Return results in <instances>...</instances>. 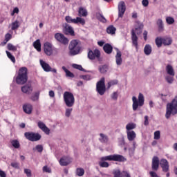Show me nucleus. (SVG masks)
Returning <instances> with one entry per match:
<instances>
[{"mask_svg":"<svg viewBox=\"0 0 177 177\" xmlns=\"http://www.w3.org/2000/svg\"><path fill=\"white\" fill-rule=\"evenodd\" d=\"M69 50L72 56H75L81 52V46L78 43V40H72L69 44Z\"/></svg>","mask_w":177,"mask_h":177,"instance_id":"423d86ee","label":"nucleus"},{"mask_svg":"<svg viewBox=\"0 0 177 177\" xmlns=\"http://www.w3.org/2000/svg\"><path fill=\"white\" fill-rule=\"evenodd\" d=\"M80 78L84 81H91V80H92V77L89 75H80Z\"/></svg>","mask_w":177,"mask_h":177,"instance_id":"8fccbe9b","label":"nucleus"},{"mask_svg":"<svg viewBox=\"0 0 177 177\" xmlns=\"http://www.w3.org/2000/svg\"><path fill=\"white\" fill-rule=\"evenodd\" d=\"M165 71L167 75H175V70L171 64H167L165 68Z\"/></svg>","mask_w":177,"mask_h":177,"instance_id":"4be33fe9","label":"nucleus"},{"mask_svg":"<svg viewBox=\"0 0 177 177\" xmlns=\"http://www.w3.org/2000/svg\"><path fill=\"white\" fill-rule=\"evenodd\" d=\"M0 177H6V173L2 170H0Z\"/></svg>","mask_w":177,"mask_h":177,"instance_id":"338daca9","label":"nucleus"},{"mask_svg":"<svg viewBox=\"0 0 177 177\" xmlns=\"http://www.w3.org/2000/svg\"><path fill=\"white\" fill-rule=\"evenodd\" d=\"M72 67L73 68H76V70H80V71H85V69L84 68H82V66L77 64H72Z\"/></svg>","mask_w":177,"mask_h":177,"instance_id":"de8ad7c7","label":"nucleus"},{"mask_svg":"<svg viewBox=\"0 0 177 177\" xmlns=\"http://www.w3.org/2000/svg\"><path fill=\"white\" fill-rule=\"evenodd\" d=\"M88 58L90 60H99L100 59V50L95 49L94 50H89L88 52Z\"/></svg>","mask_w":177,"mask_h":177,"instance_id":"9b49d317","label":"nucleus"},{"mask_svg":"<svg viewBox=\"0 0 177 177\" xmlns=\"http://www.w3.org/2000/svg\"><path fill=\"white\" fill-rule=\"evenodd\" d=\"M10 27H11V30H12V31H15L20 27V22L16 20L15 21L12 22Z\"/></svg>","mask_w":177,"mask_h":177,"instance_id":"7c9ffc66","label":"nucleus"},{"mask_svg":"<svg viewBox=\"0 0 177 177\" xmlns=\"http://www.w3.org/2000/svg\"><path fill=\"white\" fill-rule=\"evenodd\" d=\"M66 21L67 23H73V24H82V26H84L85 24V19L81 17H77L76 19H72L70 16H66L65 17Z\"/></svg>","mask_w":177,"mask_h":177,"instance_id":"f8f14e48","label":"nucleus"},{"mask_svg":"<svg viewBox=\"0 0 177 177\" xmlns=\"http://www.w3.org/2000/svg\"><path fill=\"white\" fill-rule=\"evenodd\" d=\"M24 136L30 142H38V140H41V138L39 133L34 132H26Z\"/></svg>","mask_w":177,"mask_h":177,"instance_id":"1a4fd4ad","label":"nucleus"},{"mask_svg":"<svg viewBox=\"0 0 177 177\" xmlns=\"http://www.w3.org/2000/svg\"><path fill=\"white\" fill-rule=\"evenodd\" d=\"M177 114V95L172 101L167 104L165 118L168 120L171 115Z\"/></svg>","mask_w":177,"mask_h":177,"instance_id":"f03ea898","label":"nucleus"},{"mask_svg":"<svg viewBox=\"0 0 177 177\" xmlns=\"http://www.w3.org/2000/svg\"><path fill=\"white\" fill-rule=\"evenodd\" d=\"M117 84H118V80H111L108 82L107 88L110 89L111 86H114V85H117Z\"/></svg>","mask_w":177,"mask_h":177,"instance_id":"37998d69","label":"nucleus"},{"mask_svg":"<svg viewBox=\"0 0 177 177\" xmlns=\"http://www.w3.org/2000/svg\"><path fill=\"white\" fill-rule=\"evenodd\" d=\"M132 107L133 111H136L139 107H142L143 104H145V96H143V94L141 93H139L138 95V100L136 97L133 96L132 97Z\"/></svg>","mask_w":177,"mask_h":177,"instance_id":"20e7f679","label":"nucleus"},{"mask_svg":"<svg viewBox=\"0 0 177 177\" xmlns=\"http://www.w3.org/2000/svg\"><path fill=\"white\" fill-rule=\"evenodd\" d=\"M6 53L8 59H10L12 63H16V59L15 58V56H13L12 53L8 50H6Z\"/></svg>","mask_w":177,"mask_h":177,"instance_id":"c03bdc74","label":"nucleus"},{"mask_svg":"<svg viewBox=\"0 0 177 177\" xmlns=\"http://www.w3.org/2000/svg\"><path fill=\"white\" fill-rule=\"evenodd\" d=\"M40 66H41V68H43L44 71L46 73H53L54 74H57V70L56 68H53L50 67L49 64L46 63V62L40 59Z\"/></svg>","mask_w":177,"mask_h":177,"instance_id":"9d476101","label":"nucleus"},{"mask_svg":"<svg viewBox=\"0 0 177 177\" xmlns=\"http://www.w3.org/2000/svg\"><path fill=\"white\" fill-rule=\"evenodd\" d=\"M33 46L35 49L37 50V52H41V41L39 39L36 40L33 43Z\"/></svg>","mask_w":177,"mask_h":177,"instance_id":"c9c22d12","label":"nucleus"},{"mask_svg":"<svg viewBox=\"0 0 177 177\" xmlns=\"http://www.w3.org/2000/svg\"><path fill=\"white\" fill-rule=\"evenodd\" d=\"M151 46H150V44H146L145 48H144V53H145V55H147V56H149V55L151 54Z\"/></svg>","mask_w":177,"mask_h":177,"instance_id":"72a5a7b5","label":"nucleus"},{"mask_svg":"<svg viewBox=\"0 0 177 177\" xmlns=\"http://www.w3.org/2000/svg\"><path fill=\"white\" fill-rule=\"evenodd\" d=\"M136 142H133V150L129 149V154L131 156H132L133 154V151H135V149L136 148Z\"/></svg>","mask_w":177,"mask_h":177,"instance_id":"13d9d810","label":"nucleus"},{"mask_svg":"<svg viewBox=\"0 0 177 177\" xmlns=\"http://www.w3.org/2000/svg\"><path fill=\"white\" fill-rule=\"evenodd\" d=\"M71 113H73V108H66L65 109V117H66L67 118H70V117L71 116Z\"/></svg>","mask_w":177,"mask_h":177,"instance_id":"79ce46f5","label":"nucleus"},{"mask_svg":"<svg viewBox=\"0 0 177 177\" xmlns=\"http://www.w3.org/2000/svg\"><path fill=\"white\" fill-rule=\"evenodd\" d=\"M172 44V38L170 37H163V45L165 46H169V45Z\"/></svg>","mask_w":177,"mask_h":177,"instance_id":"cd10ccee","label":"nucleus"},{"mask_svg":"<svg viewBox=\"0 0 177 177\" xmlns=\"http://www.w3.org/2000/svg\"><path fill=\"white\" fill-rule=\"evenodd\" d=\"M10 39H12V35L7 33L5 35V41H6V42H8V41H10Z\"/></svg>","mask_w":177,"mask_h":177,"instance_id":"4d7b16f0","label":"nucleus"},{"mask_svg":"<svg viewBox=\"0 0 177 177\" xmlns=\"http://www.w3.org/2000/svg\"><path fill=\"white\" fill-rule=\"evenodd\" d=\"M11 167H12V168L19 169V163L18 162H12Z\"/></svg>","mask_w":177,"mask_h":177,"instance_id":"69168bd1","label":"nucleus"},{"mask_svg":"<svg viewBox=\"0 0 177 177\" xmlns=\"http://www.w3.org/2000/svg\"><path fill=\"white\" fill-rule=\"evenodd\" d=\"M105 79L102 77L99 82H97L96 89L97 93L101 96H103L106 93V84H104Z\"/></svg>","mask_w":177,"mask_h":177,"instance_id":"0eeeda50","label":"nucleus"},{"mask_svg":"<svg viewBox=\"0 0 177 177\" xmlns=\"http://www.w3.org/2000/svg\"><path fill=\"white\" fill-rule=\"evenodd\" d=\"M85 174V170L82 168H77L76 170V175L77 176H83V175Z\"/></svg>","mask_w":177,"mask_h":177,"instance_id":"a18cd8bd","label":"nucleus"},{"mask_svg":"<svg viewBox=\"0 0 177 177\" xmlns=\"http://www.w3.org/2000/svg\"><path fill=\"white\" fill-rule=\"evenodd\" d=\"M166 23L169 25L174 24V23H175V19L171 17H166Z\"/></svg>","mask_w":177,"mask_h":177,"instance_id":"09e8293b","label":"nucleus"},{"mask_svg":"<svg viewBox=\"0 0 177 177\" xmlns=\"http://www.w3.org/2000/svg\"><path fill=\"white\" fill-rule=\"evenodd\" d=\"M65 34L69 35H74V29L69 25H66L64 28Z\"/></svg>","mask_w":177,"mask_h":177,"instance_id":"bb28decb","label":"nucleus"},{"mask_svg":"<svg viewBox=\"0 0 177 177\" xmlns=\"http://www.w3.org/2000/svg\"><path fill=\"white\" fill-rule=\"evenodd\" d=\"M142 5L145 8H147V6H149V0H142Z\"/></svg>","mask_w":177,"mask_h":177,"instance_id":"680f3d73","label":"nucleus"},{"mask_svg":"<svg viewBox=\"0 0 177 177\" xmlns=\"http://www.w3.org/2000/svg\"><path fill=\"white\" fill-rule=\"evenodd\" d=\"M64 102L67 107H73L75 103L74 94L71 92L66 91L64 93Z\"/></svg>","mask_w":177,"mask_h":177,"instance_id":"39448f33","label":"nucleus"},{"mask_svg":"<svg viewBox=\"0 0 177 177\" xmlns=\"http://www.w3.org/2000/svg\"><path fill=\"white\" fill-rule=\"evenodd\" d=\"M116 55L115 56V63L117 66H121L122 64V53L120 49L115 48Z\"/></svg>","mask_w":177,"mask_h":177,"instance_id":"dca6fc26","label":"nucleus"},{"mask_svg":"<svg viewBox=\"0 0 177 177\" xmlns=\"http://www.w3.org/2000/svg\"><path fill=\"white\" fill-rule=\"evenodd\" d=\"M21 91L24 93H26V95H30L32 93V87L31 86V85L28 84V85L24 86L21 88Z\"/></svg>","mask_w":177,"mask_h":177,"instance_id":"5701e85b","label":"nucleus"},{"mask_svg":"<svg viewBox=\"0 0 177 177\" xmlns=\"http://www.w3.org/2000/svg\"><path fill=\"white\" fill-rule=\"evenodd\" d=\"M33 150H37L39 153H42L44 150V147L41 145H38L33 149Z\"/></svg>","mask_w":177,"mask_h":177,"instance_id":"3c124183","label":"nucleus"},{"mask_svg":"<svg viewBox=\"0 0 177 177\" xmlns=\"http://www.w3.org/2000/svg\"><path fill=\"white\" fill-rule=\"evenodd\" d=\"M155 42L158 48H161L163 44V37H157L155 40Z\"/></svg>","mask_w":177,"mask_h":177,"instance_id":"e433bc0d","label":"nucleus"},{"mask_svg":"<svg viewBox=\"0 0 177 177\" xmlns=\"http://www.w3.org/2000/svg\"><path fill=\"white\" fill-rule=\"evenodd\" d=\"M11 145L15 149H19L20 147V142L17 140H12Z\"/></svg>","mask_w":177,"mask_h":177,"instance_id":"ea45409f","label":"nucleus"},{"mask_svg":"<svg viewBox=\"0 0 177 177\" xmlns=\"http://www.w3.org/2000/svg\"><path fill=\"white\" fill-rule=\"evenodd\" d=\"M111 99H113V100H117V99H118V91L113 92L111 95Z\"/></svg>","mask_w":177,"mask_h":177,"instance_id":"864d4df0","label":"nucleus"},{"mask_svg":"<svg viewBox=\"0 0 177 177\" xmlns=\"http://www.w3.org/2000/svg\"><path fill=\"white\" fill-rule=\"evenodd\" d=\"M117 29H115V28L113 26H109L107 28H106V32L108 34H111V35H113V34H115V31Z\"/></svg>","mask_w":177,"mask_h":177,"instance_id":"4c0bfd02","label":"nucleus"},{"mask_svg":"<svg viewBox=\"0 0 177 177\" xmlns=\"http://www.w3.org/2000/svg\"><path fill=\"white\" fill-rule=\"evenodd\" d=\"M37 125H38L39 128L40 129H41V131H43V132L46 135H49V133H50V129H49V128H48V127H46V125L44 124V123L43 122L39 121L37 123Z\"/></svg>","mask_w":177,"mask_h":177,"instance_id":"f3484780","label":"nucleus"},{"mask_svg":"<svg viewBox=\"0 0 177 177\" xmlns=\"http://www.w3.org/2000/svg\"><path fill=\"white\" fill-rule=\"evenodd\" d=\"M78 13H79V16H80V17H85L88 16V11H86V9H85L82 7H80L79 8Z\"/></svg>","mask_w":177,"mask_h":177,"instance_id":"c85d7f7f","label":"nucleus"},{"mask_svg":"<svg viewBox=\"0 0 177 177\" xmlns=\"http://www.w3.org/2000/svg\"><path fill=\"white\" fill-rule=\"evenodd\" d=\"M43 171L48 172V174H50V172H52V170H50V168L48 167L47 166H44L43 167Z\"/></svg>","mask_w":177,"mask_h":177,"instance_id":"bf43d9fd","label":"nucleus"},{"mask_svg":"<svg viewBox=\"0 0 177 177\" xmlns=\"http://www.w3.org/2000/svg\"><path fill=\"white\" fill-rule=\"evenodd\" d=\"M122 176H125V177H131V175L129 174V173L127 171H122Z\"/></svg>","mask_w":177,"mask_h":177,"instance_id":"774afa93","label":"nucleus"},{"mask_svg":"<svg viewBox=\"0 0 177 177\" xmlns=\"http://www.w3.org/2000/svg\"><path fill=\"white\" fill-rule=\"evenodd\" d=\"M126 133L127 135V139L129 142H133L135 139H136V133L133 131H126Z\"/></svg>","mask_w":177,"mask_h":177,"instance_id":"412c9836","label":"nucleus"},{"mask_svg":"<svg viewBox=\"0 0 177 177\" xmlns=\"http://www.w3.org/2000/svg\"><path fill=\"white\" fill-rule=\"evenodd\" d=\"M160 164L163 172H168V171H169V165L168 163V160L166 159H161Z\"/></svg>","mask_w":177,"mask_h":177,"instance_id":"a211bd4d","label":"nucleus"},{"mask_svg":"<svg viewBox=\"0 0 177 177\" xmlns=\"http://www.w3.org/2000/svg\"><path fill=\"white\" fill-rule=\"evenodd\" d=\"M44 53L47 56H52L53 55V45L50 42L44 44Z\"/></svg>","mask_w":177,"mask_h":177,"instance_id":"ddd939ff","label":"nucleus"},{"mask_svg":"<svg viewBox=\"0 0 177 177\" xmlns=\"http://www.w3.org/2000/svg\"><path fill=\"white\" fill-rule=\"evenodd\" d=\"M114 174V177H122V172L121 173V171L120 170H115L113 172Z\"/></svg>","mask_w":177,"mask_h":177,"instance_id":"5fc2aeb1","label":"nucleus"},{"mask_svg":"<svg viewBox=\"0 0 177 177\" xmlns=\"http://www.w3.org/2000/svg\"><path fill=\"white\" fill-rule=\"evenodd\" d=\"M136 34L138 35L142 34V28H136L135 30H132L131 31L132 44L136 47V48L138 49V36H136Z\"/></svg>","mask_w":177,"mask_h":177,"instance_id":"6e6552de","label":"nucleus"},{"mask_svg":"<svg viewBox=\"0 0 177 177\" xmlns=\"http://www.w3.org/2000/svg\"><path fill=\"white\" fill-rule=\"evenodd\" d=\"M156 24L159 31H164V22L162 21V19H158L156 21Z\"/></svg>","mask_w":177,"mask_h":177,"instance_id":"f704fd0d","label":"nucleus"},{"mask_svg":"<svg viewBox=\"0 0 177 177\" xmlns=\"http://www.w3.org/2000/svg\"><path fill=\"white\" fill-rule=\"evenodd\" d=\"M97 19H98V20H100V21H102V23H106V18H104V17L101 14H100V17H97Z\"/></svg>","mask_w":177,"mask_h":177,"instance_id":"6e6d98bb","label":"nucleus"},{"mask_svg":"<svg viewBox=\"0 0 177 177\" xmlns=\"http://www.w3.org/2000/svg\"><path fill=\"white\" fill-rule=\"evenodd\" d=\"M124 145H125V140L122 138L119 140V146H124Z\"/></svg>","mask_w":177,"mask_h":177,"instance_id":"0e129e2a","label":"nucleus"},{"mask_svg":"<svg viewBox=\"0 0 177 177\" xmlns=\"http://www.w3.org/2000/svg\"><path fill=\"white\" fill-rule=\"evenodd\" d=\"M160 166V160L158 157L154 156L152 158V169L153 171H157L158 169V167Z\"/></svg>","mask_w":177,"mask_h":177,"instance_id":"aec40b11","label":"nucleus"},{"mask_svg":"<svg viewBox=\"0 0 177 177\" xmlns=\"http://www.w3.org/2000/svg\"><path fill=\"white\" fill-rule=\"evenodd\" d=\"M27 68L26 67H21L18 71V75L15 77V81L18 85H23L27 82Z\"/></svg>","mask_w":177,"mask_h":177,"instance_id":"7ed1b4c3","label":"nucleus"},{"mask_svg":"<svg viewBox=\"0 0 177 177\" xmlns=\"http://www.w3.org/2000/svg\"><path fill=\"white\" fill-rule=\"evenodd\" d=\"M72 160L71 158L68 156H64L59 160V164L62 167H66L71 162Z\"/></svg>","mask_w":177,"mask_h":177,"instance_id":"6ab92c4d","label":"nucleus"},{"mask_svg":"<svg viewBox=\"0 0 177 177\" xmlns=\"http://www.w3.org/2000/svg\"><path fill=\"white\" fill-rule=\"evenodd\" d=\"M106 161H118V162H124L127 159L122 155L113 154L101 158V161L99 162L100 167L102 168H109L110 164Z\"/></svg>","mask_w":177,"mask_h":177,"instance_id":"f257e3e1","label":"nucleus"},{"mask_svg":"<svg viewBox=\"0 0 177 177\" xmlns=\"http://www.w3.org/2000/svg\"><path fill=\"white\" fill-rule=\"evenodd\" d=\"M19 13V8L16 7L13 9L12 12H11V16H15V14Z\"/></svg>","mask_w":177,"mask_h":177,"instance_id":"e2e57ef3","label":"nucleus"},{"mask_svg":"<svg viewBox=\"0 0 177 177\" xmlns=\"http://www.w3.org/2000/svg\"><path fill=\"white\" fill-rule=\"evenodd\" d=\"M24 172L28 177H31V170L30 169H25Z\"/></svg>","mask_w":177,"mask_h":177,"instance_id":"052dcab7","label":"nucleus"},{"mask_svg":"<svg viewBox=\"0 0 177 177\" xmlns=\"http://www.w3.org/2000/svg\"><path fill=\"white\" fill-rule=\"evenodd\" d=\"M99 140L101 143H107L109 142V137L104 133H100Z\"/></svg>","mask_w":177,"mask_h":177,"instance_id":"c756f323","label":"nucleus"},{"mask_svg":"<svg viewBox=\"0 0 177 177\" xmlns=\"http://www.w3.org/2000/svg\"><path fill=\"white\" fill-rule=\"evenodd\" d=\"M136 128V124L133 122L128 123L126 125V132L133 131V129Z\"/></svg>","mask_w":177,"mask_h":177,"instance_id":"a878e982","label":"nucleus"},{"mask_svg":"<svg viewBox=\"0 0 177 177\" xmlns=\"http://www.w3.org/2000/svg\"><path fill=\"white\" fill-rule=\"evenodd\" d=\"M153 135H154L153 138L156 140H158V139H160V131H155Z\"/></svg>","mask_w":177,"mask_h":177,"instance_id":"603ef678","label":"nucleus"},{"mask_svg":"<svg viewBox=\"0 0 177 177\" xmlns=\"http://www.w3.org/2000/svg\"><path fill=\"white\" fill-rule=\"evenodd\" d=\"M39 94H40L39 91L35 92L30 97L31 100H32L33 102H37V100L39 99Z\"/></svg>","mask_w":177,"mask_h":177,"instance_id":"a19ab883","label":"nucleus"},{"mask_svg":"<svg viewBox=\"0 0 177 177\" xmlns=\"http://www.w3.org/2000/svg\"><path fill=\"white\" fill-rule=\"evenodd\" d=\"M174 77H175V75H166L165 76V80L167 84L171 85V84H174Z\"/></svg>","mask_w":177,"mask_h":177,"instance_id":"2f4dec72","label":"nucleus"},{"mask_svg":"<svg viewBox=\"0 0 177 177\" xmlns=\"http://www.w3.org/2000/svg\"><path fill=\"white\" fill-rule=\"evenodd\" d=\"M55 38L58 41V42H60L64 45H67V44H68V39L64 37V35L62 33H56L55 35Z\"/></svg>","mask_w":177,"mask_h":177,"instance_id":"2eb2a0df","label":"nucleus"},{"mask_svg":"<svg viewBox=\"0 0 177 177\" xmlns=\"http://www.w3.org/2000/svg\"><path fill=\"white\" fill-rule=\"evenodd\" d=\"M118 17H123L124 13L127 10V6L125 5V2L120 1L118 6Z\"/></svg>","mask_w":177,"mask_h":177,"instance_id":"4468645a","label":"nucleus"},{"mask_svg":"<svg viewBox=\"0 0 177 177\" xmlns=\"http://www.w3.org/2000/svg\"><path fill=\"white\" fill-rule=\"evenodd\" d=\"M23 110L26 114H31L32 113V105L26 104L23 106Z\"/></svg>","mask_w":177,"mask_h":177,"instance_id":"b1692460","label":"nucleus"},{"mask_svg":"<svg viewBox=\"0 0 177 177\" xmlns=\"http://www.w3.org/2000/svg\"><path fill=\"white\" fill-rule=\"evenodd\" d=\"M7 48L8 49V50H12L13 52H16V50H17V46H13V44L9 43L7 45Z\"/></svg>","mask_w":177,"mask_h":177,"instance_id":"49530a36","label":"nucleus"},{"mask_svg":"<svg viewBox=\"0 0 177 177\" xmlns=\"http://www.w3.org/2000/svg\"><path fill=\"white\" fill-rule=\"evenodd\" d=\"M98 70L100 73H101V74H104L105 73H107V70H109V68L106 65H102L99 66Z\"/></svg>","mask_w":177,"mask_h":177,"instance_id":"58836bf2","label":"nucleus"},{"mask_svg":"<svg viewBox=\"0 0 177 177\" xmlns=\"http://www.w3.org/2000/svg\"><path fill=\"white\" fill-rule=\"evenodd\" d=\"M62 70L64 71L66 77H68L69 78H74L75 75H73L71 71H70L66 66H62Z\"/></svg>","mask_w":177,"mask_h":177,"instance_id":"473e14b6","label":"nucleus"},{"mask_svg":"<svg viewBox=\"0 0 177 177\" xmlns=\"http://www.w3.org/2000/svg\"><path fill=\"white\" fill-rule=\"evenodd\" d=\"M103 49L105 53H107V55H110L113 52V46L109 44H105L104 45Z\"/></svg>","mask_w":177,"mask_h":177,"instance_id":"393cba45","label":"nucleus"}]
</instances>
